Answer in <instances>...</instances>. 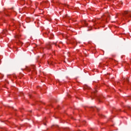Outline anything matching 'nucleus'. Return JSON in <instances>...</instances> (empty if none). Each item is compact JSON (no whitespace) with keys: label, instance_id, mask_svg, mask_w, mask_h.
<instances>
[{"label":"nucleus","instance_id":"obj_1","mask_svg":"<svg viewBox=\"0 0 131 131\" xmlns=\"http://www.w3.org/2000/svg\"><path fill=\"white\" fill-rule=\"evenodd\" d=\"M91 109H92V110H95V109H97V111H99L100 110L99 108L96 106H91Z\"/></svg>","mask_w":131,"mask_h":131},{"label":"nucleus","instance_id":"obj_2","mask_svg":"<svg viewBox=\"0 0 131 131\" xmlns=\"http://www.w3.org/2000/svg\"><path fill=\"white\" fill-rule=\"evenodd\" d=\"M47 49H51V43H49L46 46Z\"/></svg>","mask_w":131,"mask_h":131},{"label":"nucleus","instance_id":"obj_3","mask_svg":"<svg viewBox=\"0 0 131 131\" xmlns=\"http://www.w3.org/2000/svg\"><path fill=\"white\" fill-rule=\"evenodd\" d=\"M19 46H22V42L18 41V42H16Z\"/></svg>","mask_w":131,"mask_h":131},{"label":"nucleus","instance_id":"obj_4","mask_svg":"<svg viewBox=\"0 0 131 131\" xmlns=\"http://www.w3.org/2000/svg\"><path fill=\"white\" fill-rule=\"evenodd\" d=\"M97 99L99 102H102V97H98Z\"/></svg>","mask_w":131,"mask_h":131},{"label":"nucleus","instance_id":"obj_5","mask_svg":"<svg viewBox=\"0 0 131 131\" xmlns=\"http://www.w3.org/2000/svg\"><path fill=\"white\" fill-rule=\"evenodd\" d=\"M83 23L85 24V25H88V23H86V21H83Z\"/></svg>","mask_w":131,"mask_h":131},{"label":"nucleus","instance_id":"obj_6","mask_svg":"<svg viewBox=\"0 0 131 131\" xmlns=\"http://www.w3.org/2000/svg\"><path fill=\"white\" fill-rule=\"evenodd\" d=\"M97 93V91H94V94H96Z\"/></svg>","mask_w":131,"mask_h":131},{"label":"nucleus","instance_id":"obj_7","mask_svg":"<svg viewBox=\"0 0 131 131\" xmlns=\"http://www.w3.org/2000/svg\"><path fill=\"white\" fill-rule=\"evenodd\" d=\"M126 79L127 81H128V80H129L128 79L126 78Z\"/></svg>","mask_w":131,"mask_h":131},{"label":"nucleus","instance_id":"obj_8","mask_svg":"<svg viewBox=\"0 0 131 131\" xmlns=\"http://www.w3.org/2000/svg\"><path fill=\"white\" fill-rule=\"evenodd\" d=\"M128 108L129 109H130V107H129V106H128Z\"/></svg>","mask_w":131,"mask_h":131},{"label":"nucleus","instance_id":"obj_9","mask_svg":"<svg viewBox=\"0 0 131 131\" xmlns=\"http://www.w3.org/2000/svg\"><path fill=\"white\" fill-rule=\"evenodd\" d=\"M16 37H18V36H16Z\"/></svg>","mask_w":131,"mask_h":131},{"label":"nucleus","instance_id":"obj_10","mask_svg":"<svg viewBox=\"0 0 131 131\" xmlns=\"http://www.w3.org/2000/svg\"><path fill=\"white\" fill-rule=\"evenodd\" d=\"M45 124V125H46V124Z\"/></svg>","mask_w":131,"mask_h":131}]
</instances>
